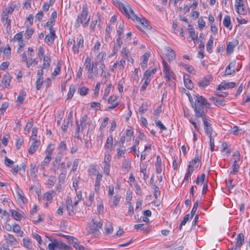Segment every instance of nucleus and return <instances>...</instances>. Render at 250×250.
Returning <instances> with one entry per match:
<instances>
[{"instance_id":"f257e3e1","label":"nucleus","mask_w":250,"mask_h":250,"mask_svg":"<svg viewBox=\"0 0 250 250\" xmlns=\"http://www.w3.org/2000/svg\"><path fill=\"white\" fill-rule=\"evenodd\" d=\"M194 102H192V106L194 109L195 115L196 117H204L206 114V111L209 108L210 104L207 99L200 95H194Z\"/></svg>"},{"instance_id":"f03ea898","label":"nucleus","mask_w":250,"mask_h":250,"mask_svg":"<svg viewBox=\"0 0 250 250\" xmlns=\"http://www.w3.org/2000/svg\"><path fill=\"white\" fill-rule=\"evenodd\" d=\"M88 116L86 114L83 116L80 120V123L78 121H76V124L77 125V133L78 132H83L84 129L85 128L87 124H88V129L87 135L90 134L92 133V131L95 128V125L91 121L87 122Z\"/></svg>"},{"instance_id":"7ed1b4c3","label":"nucleus","mask_w":250,"mask_h":250,"mask_svg":"<svg viewBox=\"0 0 250 250\" xmlns=\"http://www.w3.org/2000/svg\"><path fill=\"white\" fill-rule=\"evenodd\" d=\"M90 20V16L88 15L87 6L84 4L83 6L82 12L77 18L75 25L76 27H79L81 25L86 27L88 25Z\"/></svg>"},{"instance_id":"20e7f679","label":"nucleus","mask_w":250,"mask_h":250,"mask_svg":"<svg viewBox=\"0 0 250 250\" xmlns=\"http://www.w3.org/2000/svg\"><path fill=\"white\" fill-rule=\"evenodd\" d=\"M84 66L87 70V77L89 79H94L98 76V62H91V59L87 57L84 61Z\"/></svg>"},{"instance_id":"39448f33","label":"nucleus","mask_w":250,"mask_h":250,"mask_svg":"<svg viewBox=\"0 0 250 250\" xmlns=\"http://www.w3.org/2000/svg\"><path fill=\"white\" fill-rule=\"evenodd\" d=\"M163 65L164 67L163 72L167 82H169L171 79H175V75L172 71L170 69L167 63L163 61Z\"/></svg>"},{"instance_id":"423d86ee","label":"nucleus","mask_w":250,"mask_h":250,"mask_svg":"<svg viewBox=\"0 0 250 250\" xmlns=\"http://www.w3.org/2000/svg\"><path fill=\"white\" fill-rule=\"evenodd\" d=\"M199 118H202V119L204 126V130L206 135H212L213 130L211 126V124L208 122L206 117V115H205L204 117H200Z\"/></svg>"},{"instance_id":"0eeeda50","label":"nucleus","mask_w":250,"mask_h":250,"mask_svg":"<svg viewBox=\"0 0 250 250\" xmlns=\"http://www.w3.org/2000/svg\"><path fill=\"white\" fill-rule=\"evenodd\" d=\"M63 243L61 241L54 240L53 242L49 243L48 249L49 250H62L63 249Z\"/></svg>"},{"instance_id":"6e6552de","label":"nucleus","mask_w":250,"mask_h":250,"mask_svg":"<svg viewBox=\"0 0 250 250\" xmlns=\"http://www.w3.org/2000/svg\"><path fill=\"white\" fill-rule=\"evenodd\" d=\"M1 20L3 22V25L6 27V30L8 32L11 29V20L8 18L7 12H2Z\"/></svg>"},{"instance_id":"1a4fd4ad","label":"nucleus","mask_w":250,"mask_h":250,"mask_svg":"<svg viewBox=\"0 0 250 250\" xmlns=\"http://www.w3.org/2000/svg\"><path fill=\"white\" fill-rule=\"evenodd\" d=\"M212 78L210 75L206 76L203 79L198 82V85L201 87L208 86L212 81Z\"/></svg>"},{"instance_id":"9d476101","label":"nucleus","mask_w":250,"mask_h":250,"mask_svg":"<svg viewBox=\"0 0 250 250\" xmlns=\"http://www.w3.org/2000/svg\"><path fill=\"white\" fill-rule=\"evenodd\" d=\"M244 235L242 233H240L238 234L236 238V241L235 246L234 249H240L241 246L243 245L244 242Z\"/></svg>"},{"instance_id":"9b49d317","label":"nucleus","mask_w":250,"mask_h":250,"mask_svg":"<svg viewBox=\"0 0 250 250\" xmlns=\"http://www.w3.org/2000/svg\"><path fill=\"white\" fill-rule=\"evenodd\" d=\"M236 63V62L235 61H233L229 63L226 69V75H231L235 72L234 67H235Z\"/></svg>"},{"instance_id":"f8f14e48","label":"nucleus","mask_w":250,"mask_h":250,"mask_svg":"<svg viewBox=\"0 0 250 250\" xmlns=\"http://www.w3.org/2000/svg\"><path fill=\"white\" fill-rule=\"evenodd\" d=\"M184 82L185 86L188 89H192L193 87V84L191 80L190 79V76L188 74L184 75Z\"/></svg>"},{"instance_id":"ddd939ff","label":"nucleus","mask_w":250,"mask_h":250,"mask_svg":"<svg viewBox=\"0 0 250 250\" xmlns=\"http://www.w3.org/2000/svg\"><path fill=\"white\" fill-rule=\"evenodd\" d=\"M61 159L60 157L56 158L53 163V166L51 170L55 173H58V170L61 167V163L60 161Z\"/></svg>"},{"instance_id":"4468645a","label":"nucleus","mask_w":250,"mask_h":250,"mask_svg":"<svg viewBox=\"0 0 250 250\" xmlns=\"http://www.w3.org/2000/svg\"><path fill=\"white\" fill-rule=\"evenodd\" d=\"M126 17L129 19H132L133 21L139 22L141 19L139 18L135 14L133 10L130 8V9L125 14Z\"/></svg>"},{"instance_id":"2eb2a0df","label":"nucleus","mask_w":250,"mask_h":250,"mask_svg":"<svg viewBox=\"0 0 250 250\" xmlns=\"http://www.w3.org/2000/svg\"><path fill=\"white\" fill-rule=\"evenodd\" d=\"M126 17L129 19H132L133 21L139 22L141 19L139 18L135 14L133 10L130 8V9L125 14Z\"/></svg>"},{"instance_id":"dca6fc26","label":"nucleus","mask_w":250,"mask_h":250,"mask_svg":"<svg viewBox=\"0 0 250 250\" xmlns=\"http://www.w3.org/2000/svg\"><path fill=\"white\" fill-rule=\"evenodd\" d=\"M11 80V77L9 73L4 74L2 79V83L5 88H8L10 86V83Z\"/></svg>"},{"instance_id":"f3484780","label":"nucleus","mask_w":250,"mask_h":250,"mask_svg":"<svg viewBox=\"0 0 250 250\" xmlns=\"http://www.w3.org/2000/svg\"><path fill=\"white\" fill-rule=\"evenodd\" d=\"M76 44H74L73 46V50L75 53H78L79 48L82 47L83 45V38H77V39Z\"/></svg>"},{"instance_id":"a211bd4d","label":"nucleus","mask_w":250,"mask_h":250,"mask_svg":"<svg viewBox=\"0 0 250 250\" xmlns=\"http://www.w3.org/2000/svg\"><path fill=\"white\" fill-rule=\"evenodd\" d=\"M117 3L120 10L125 14L130 9L131 7L128 4L125 5L120 1H117Z\"/></svg>"},{"instance_id":"6ab92c4d","label":"nucleus","mask_w":250,"mask_h":250,"mask_svg":"<svg viewBox=\"0 0 250 250\" xmlns=\"http://www.w3.org/2000/svg\"><path fill=\"white\" fill-rule=\"evenodd\" d=\"M41 142L40 141H33L28 150L29 153L31 155L33 154L37 150Z\"/></svg>"},{"instance_id":"aec40b11","label":"nucleus","mask_w":250,"mask_h":250,"mask_svg":"<svg viewBox=\"0 0 250 250\" xmlns=\"http://www.w3.org/2000/svg\"><path fill=\"white\" fill-rule=\"evenodd\" d=\"M113 137L112 135H110L107 139L106 142L104 145V148L110 150H112L114 149V147L113 145Z\"/></svg>"},{"instance_id":"412c9836","label":"nucleus","mask_w":250,"mask_h":250,"mask_svg":"<svg viewBox=\"0 0 250 250\" xmlns=\"http://www.w3.org/2000/svg\"><path fill=\"white\" fill-rule=\"evenodd\" d=\"M210 100L218 106H224L226 104L225 101L224 99H219L216 97H211Z\"/></svg>"},{"instance_id":"4be33fe9","label":"nucleus","mask_w":250,"mask_h":250,"mask_svg":"<svg viewBox=\"0 0 250 250\" xmlns=\"http://www.w3.org/2000/svg\"><path fill=\"white\" fill-rule=\"evenodd\" d=\"M49 32L50 34L46 35L45 39L46 42L52 43L54 41L56 37L55 31L54 29H51Z\"/></svg>"},{"instance_id":"5701e85b","label":"nucleus","mask_w":250,"mask_h":250,"mask_svg":"<svg viewBox=\"0 0 250 250\" xmlns=\"http://www.w3.org/2000/svg\"><path fill=\"white\" fill-rule=\"evenodd\" d=\"M166 54L169 61L173 60L176 57L175 52L169 47L166 48Z\"/></svg>"},{"instance_id":"b1692460","label":"nucleus","mask_w":250,"mask_h":250,"mask_svg":"<svg viewBox=\"0 0 250 250\" xmlns=\"http://www.w3.org/2000/svg\"><path fill=\"white\" fill-rule=\"evenodd\" d=\"M56 195V192L53 190H51L46 192L43 195V199L47 201H51L52 198Z\"/></svg>"},{"instance_id":"393cba45","label":"nucleus","mask_w":250,"mask_h":250,"mask_svg":"<svg viewBox=\"0 0 250 250\" xmlns=\"http://www.w3.org/2000/svg\"><path fill=\"white\" fill-rule=\"evenodd\" d=\"M142 27L146 30H149L151 28L149 22L144 18H142L139 21Z\"/></svg>"},{"instance_id":"a878e982","label":"nucleus","mask_w":250,"mask_h":250,"mask_svg":"<svg viewBox=\"0 0 250 250\" xmlns=\"http://www.w3.org/2000/svg\"><path fill=\"white\" fill-rule=\"evenodd\" d=\"M4 237L11 245H16L18 243V242L15 238L14 236L10 234L4 235Z\"/></svg>"},{"instance_id":"bb28decb","label":"nucleus","mask_w":250,"mask_h":250,"mask_svg":"<svg viewBox=\"0 0 250 250\" xmlns=\"http://www.w3.org/2000/svg\"><path fill=\"white\" fill-rule=\"evenodd\" d=\"M122 37H118L116 42L114 43V53H116L118 50L120 48L121 45L123 44V42L121 39Z\"/></svg>"},{"instance_id":"cd10ccee","label":"nucleus","mask_w":250,"mask_h":250,"mask_svg":"<svg viewBox=\"0 0 250 250\" xmlns=\"http://www.w3.org/2000/svg\"><path fill=\"white\" fill-rule=\"evenodd\" d=\"M223 24L225 27L229 28V29L232 28L230 17L229 16L227 15L225 16L223 20Z\"/></svg>"},{"instance_id":"c85d7f7f","label":"nucleus","mask_w":250,"mask_h":250,"mask_svg":"<svg viewBox=\"0 0 250 250\" xmlns=\"http://www.w3.org/2000/svg\"><path fill=\"white\" fill-rule=\"evenodd\" d=\"M157 71L156 68H154L152 70L147 69L145 71V72L144 74V78L143 79H146V76L147 77L148 79H150L149 77L152 75H153L155 73V72Z\"/></svg>"},{"instance_id":"c756f323","label":"nucleus","mask_w":250,"mask_h":250,"mask_svg":"<svg viewBox=\"0 0 250 250\" xmlns=\"http://www.w3.org/2000/svg\"><path fill=\"white\" fill-rule=\"evenodd\" d=\"M92 222L94 224V227H96L99 229L102 227L103 223L100 219L94 218L92 219Z\"/></svg>"},{"instance_id":"7c9ffc66","label":"nucleus","mask_w":250,"mask_h":250,"mask_svg":"<svg viewBox=\"0 0 250 250\" xmlns=\"http://www.w3.org/2000/svg\"><path fill=\"white\" fill-rule=\"evenodd\" d=\"M68 240L70 242L72 243L73 246L76 249H77L80 246V245L79 243L78 239L74 237L73 236H69Z\"/></svg>"},{"instance_id":"2f4dec72","label":"nucleus","mask_w":250,"mask_h":250,"mask_svg":"<svg viewBox=\"0 0 250 250\" xmlns=\"http://www.w3.org/2000/svg\"><path fill=\"white\" fill-rule=\"evenodd\" d=\"M23 245L25 248L28 249H32V245L30 240L28 238H24L23 239Z\"/></svg>"},{"instance_id":"473e14b6","label":"nucleus","mask_w":250,"mask_h":250,"mask_svg":"<svg viewBox=\"0 0 250 250\" xmlns=\"http://www.w3.org/2000/svg\"><path fill=\"white\" fill-rule=\"evenodd\" d=\"M236 45L232 42H229L227 46V54H231Z\"/></svg>"},{"instance_id":"72a5a7b5","label":"nucleus","mask_w":250,"mask_h":250,"mask_svg":"<svg viewBox=\"0 0 250 250\" xmlns=\"http://www.w3.org/2000/svg\"><path fill=\"white\" fill-rule=\"evenodd\" d=\"M131 166V161L128 159H125L123 163L122 167L126 171H128Z\"/></svg>"},{"instance_id":"f704fd0d","label":"nucleus","mask_w":250,"mask_h":250,"mask_svg":"<svg viewBox=\"0 0 250 250\" xmlns=\"http://www.w3.org/2000/svg\"><path fill=\"white\" fill-rule=\"evenodd\" d=\"M57 179L55 176H50L48 179L47 184L49 188H52L55 183L56 182Z\"/></svg>"},{"instance_id":"c9c22d12","label":"nucleus","mask_w":250,"mask_h":250,"mask_svg":"<svg viewBox=\"0 0 250 250\" xmlns=\"http://www.w3.org/2000/svg\"><path fill=\"white\" fill-rule=\"evenodd\" d=\"M213 43V38L212 36H210L207 44V50L209 52L211 53L212 49Z\"/></svg>"},{"instance_id":"e433bc0d","label":"nucleus","mask_w":250,"mask_h":250,"mask_svg":"<svg viewBox=\"0 0 250 250\" xmlns=\"http://www.w3.org/2000/svg\"><path fill=\"white\" fill-rule=\"evenodd\" d=\"M50 59L48 56H44L43 57V63L42 66V69H45L48 67L50 65Z\"/></svg>"},{"instance_id":"4c0bfd02","label":"nucleus","mask_w":250,"mask_h":250,"mask_svg":"<svg viewBox=\"0 0 250 250\" xmlns=\"http://www.w3.org/2000/svg\"><path fill=\"white\" fill-rule=\"evenodd\" d=\"M58 148L61 153H64L67 149V146L65 142L61 141L58 146Z\"/></svg>"},{"instance_id":"58836bf2","label":"nucleus","mask_w":250,"mask_h":250,"mask_svg":"<svg viewBox=\"0 0 250 250\" xmlns=\"http://www.w3.org/2000/svg\"><path fill=\"white\" fill-rule=\"evenodd\" d=\"M11 215L13 218L17 220L20 221L21 219V215L16 210L11 209Z\"/></svg>"},{"instance_id":"ea45409f","label":"nucleus","mask_w":250,"mask_h":250,"mask_svg":"<svg viewBox=\"0 0 250 250\" xmlns=\"http://www.w3.org/2000/svg\"><path fill=\"white\" fill-rule=\"evenodd\" d=\"M12 229L13 232L18 234H20V236H22L23 233V231L21 230L20 226L17 224H14L13 225Z\"/></svg>"},{"instance_id":"a19ab883","label":"nucleus","mask_w":250,"mask_h":250,"mask_svg":"<svg viewBox=\"0 0 250 250\" xmlns=\"http://www.w3.org/2000/svg\"><path fill=\"white\" fill-rule=\"evenodd\" d=\"M106 57V53L104 52H101L96 57V59L98 60V63L101 62H104V60Z\"/></svg>"},{"instance_id":"79ce46f5","label":"nucleus","mask_w":250,"mask_h":250,"mask_svg":"<svg viewBox=\"0 0 250 250\" xmlns=\"http://www.w3.org/2000/svg\"><path fill=\"white\" fill-rule=\"evenodd\" d=\"M75 92V88L73 85H71L69 87V92L67 94V99H71Z\"/></svg>"},{"instance_id":"37998d69","label":"nucleus","mask_w":250,"mask_h":250,"mask_svg":"<svg viewBox=\"0 0 250 250\" xmlns=\"http://www.w3.org/2000/svg\"><path fill=\"white\" fill-rule=\"evenodd\" d=\"M43 78L39 77L36 82V88L37 90H40L42 85Z\"/></svg>"},{"instance_id":"c03bdc74","label":"nucleus","mask_w":250,"mask_h":250,"mask_svg":"<svg viewBox=\"0 0 250 250\" xmlns=\"http://www.w3.org/2000/svg\"><path fill=\"white\" fill-rule=\"evenodd\" d=\"M104 172L106 175L109 174L110 165L107 161H104Z\"/></svg>"},{"instance_id":"a18cd8bd","label":"nucleus","mask_w":250,"mask_h":250,"mask_svg":"<svg viewBox=\"0 0 250 250\" xmlns=\"http://www.w3.org/2000/svg\"><path fill=\"white\" fill-rule=\"evenodd\" d=\"M232 170L230 172L231 174H234L236 172H237L239 169V165L237 163H236V161H234L233 165L232 166Z\"/></svg>"},{"instance_id":"49530a36","label":"nucleus","mask_w":250,"mask_h":250,"mask_svg":"<svg viewBox=\"0 0 250 250\" xmlns=\"http://www.w3.org/2000/svg\"><path fill=\"white\" fill-rule=\"evenodd\" d=\"M60 173L59 174H66L67 170L64 162L61 163V167L59 168Z\"/></svg>"},{"instance_id":"de8ad7c7","label":"nucleus","mask_w":250,"mask_h":250,"mask_svg":"<svg viewBox=\"0 0 250 250\" xmlns=\"http://www.w3.org/2000/svg\"><path fill=\"white\" fill-rule=\"evenodd\" d=\"M25 92L23 91H21L20 95L18 96V97L17 98L18 101L20 104H22L25 99Z\"/></svg>"},{"instance_id":"09e8293b","label":"nucleus","mask_w":250,"mask_h":250,"mask_svg":"<svg viewBox=\"0 0 250 250\" xmlns=\"http://www.w3.org/2000/svg\"><path fill=\"white\" fill-rule=\"evenodd\" d=\"M155 123L156 126L158 127H159L161 130L163 131V130H166L167 129V128L163 124V123L161 122V121L156 119L155 120Z\"/></svg>"},{"instance_id":"8fccbe9b","label":"nucleus","mask_w":250,"mask_h":250,"mask_svg":"<svg viewBox=\"0 0 250 250\" xmlns=\"http://www.w3.org/2000/svg\"><path fill=\"white\" fill-rule=\"evenodd\" d=\"M80 160L79 159H75L73 163L72 167L71 170V172H75L77 169V167L78 166V165L79 164Z\"/></svg>"},{"instance_id":"3c124183","label":"nucleus","mask_w":250,"mask_h":250,"mask_svg":"<svg viewBox=\"0 0 250 250\" xmlns=\"http://www.w3.org/2000/svg\"><path fill=\"white\" fill-rule=\"evenodd\" d=\"M146 77H147L146 76ZM144 80H145L144 83L140 89L142 91H144L146 89L147 86L149 84L150 82V79H148L147 78H146V79H144Z\"/></svg>"},{"instance_id":"603ef678","label":"nucleus","mask_w":250,"mask_h":250,"mask_svg":"<svg viewBox=\"0 0 250 250\" xmlns=\"http://www.w3.org/2000/svg\"><path fill=\"white\" fill-rule=\"evenodd\" d=\"M33 126V122H28L24 128V133L26 134L27 133L29 132L30 128H31Z\"/></svg>"},{"instance_id":"864d4df0","label":"nucleus","mask_w":250,"mask_h":250,"mask_svg":"<svg viewBox=\"0 0 250 250\" xmlns=\"http://www.w3.org/2000/svg\"><path fill=\"white\" fill-rule=\"evenodd\" d=\"M34 32V30L32 28H27L25 33V37L27 39H29L31 37L33 33Z\"/></svg>"},{"instance_id":"5fc2aeb1","label":"nucleus","mask_w":250,"mask_h":250,"mask_svg":"<svg viewBox=\"0 0 250 250\" xmlns=\"http://www.w3.org/2000/svg\"><path fill=\"white\" fill-rule=\"evenodd\" d=\"M235 6L237 7V12L241 14L242 12L240 11V8L241 7H244V4L242 3V1H239V0H236V5Z\"/></svg>"},{"instance_id":"6e6d98bb","label":"nucleus","mask_w":250,"mask_h":250,"mask_svg":"<svg viewBox=\"0 0 250 250\" xmlns=\"http://www.w3.org/2000/svg\"><path fill=\"white\" fill-rule=\"evenodd\" d=\"M90 231L92 234L94 235H97L99 234V229L96 228V227H94V224H93L90 227Z\"/></svg>"},{"instance_id":"4d7b16f0","label":"nucleus","mask_w":250,"mask_h":250,"mask_svg":"<svg viewBox=\"0 0 250 250\" xmlns=\"http://www.w3.org/2000/svg\"><path fill=\"white\" fill-rule=\"evenodd\" d=\"M124 30V24L123 23L122 24H120L117 30V34L119 36V37H122Z\"/></svg>"},{"instance_id":"13d9d810","label":"nucleus","mask_w":250,"mask_h":250,"mask_svg":"<svg viewBox=\"0 0 250 250\" xmlns=\"http://www.w3.org/2000/svg\"><path fill=\"white\" fill-rule=\"evenodd\" d=\"M26 65L27 67L29 68L30 66L32 65H36L38 64V61L36 60V59H32L31 58V62H29L28 61H27L26 62Z\"/></svg>"},{"instance_id":"bf43d9fd","label":"nucleus","mask_w":250,"mask_h":250,"mask_svg":"<svg viewBox=\"0 0 250 250\" xmlns=\"http://www.w3.org/2000/svg\"><path fill=\"white\" fill-rule=\"evenodd\" d=\"M181 65L184 67L189 73H192L193 72H195V70L192 66L187 65L185 63H182Z\"/></svg>"},{"instance_id":"052dcab7","label":"nucleus","mask_w":250,"mask_h":250,"mask_svg":"<svg viewBox=\"0 0 250 250\" xmlns=\"http://www.w3.org/2000/svg\"><path fill=\"white\" fill-rule=\"evenodd\" d=\"M210 139V148L211 151L214 150V139L212 137V135H208Z\"/></svg>"},{"instance_id":"680f3d73","label":"nucleus","mask_w":250,"mask_h":250,"mask_svg":"<svg viewBox=\"0 0 250 250\" xmlns=\"http://www.w3.org/2000/svg\"><path fill=\"white\" fill-rule=\"evenodd\" d=\"M125 57H123V58L121 59L120 64L118 66V68L119 69H123L124 68L125 65Z\"/></svg>"},{"instance_id":"e2e57ef3","label":"nucleus","mask_w":250,"mask_h":250,"mask_svg":"<svg viewBox=\"0 0 250 250\" xmlns=\"http://www.w3.org/2000/svg\"><path fill=\"white\" fill-rule=\"evenodd\" d=\"M4 57L5 56L6 58L9 57L11 54V48L9 46L6 47L3 51Z\"/></svg>"},{"instance_id":"0e129e2a","label":"nucleus","mask_w":250,"mask_h":250,"mask_svg":"<svg viewBox=\"0 0 250 250\" xmlns=\"http://www.w3.org/2000/svg\"><path fill=\"white\" fill-rule=\"evenodd\" d=\"M37 130L36 128H33L32 131V135L30 137L31 139L33 141H37Z\"/></svg>"},{"instance_id":"69168bd1","label":"nucleus","mask_w":250,"mask_h":250,"mask_svg":"<svg viewBox=\"0 0 250 250\" xmlns=\"http://www.w3.org/2000/svg\"><path fill=\"white\" fill-rule=\"evenodd\" d=\"M154 196L155 198V199H157L158 195L160 194V190L159 189V188L156 186L154 185Z\"/></svg>"},{"instance_id":"338daca9","label":"nucleus","mask_w":250,"mask_h":250,"mask_svg":"<svg viewBox=\"0 0 250 250\" xmlns=\"http://www.w3.org/2000/svg\"><path fill=\"white\" fill-rule=\"evenodd\" d=\"M9 104L7 102H5L2 104L1 108H0V114H3L6 109L8 107Z\"/></svg>"},{"instance_id":"774afa93","label":"nucleus","mask_w":250,"mask_h":250,"mask_svg":"<svg viewBox=\"0 0 250 250\" xmlns=\"http://www.w3.org/2000/svg\"><path fill=\"white\" fill-rule=\"evenodd\" d=\"M89 91V89L85 87H82L80 90V94L81 95L85 96L86 95Z\"/></svg>"}]
</instances>
